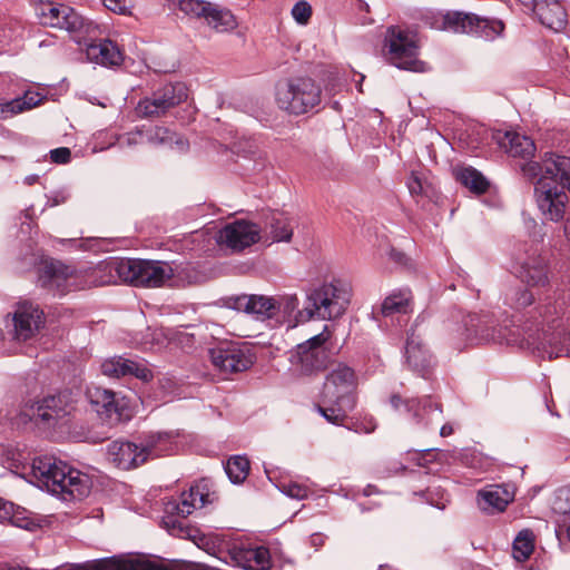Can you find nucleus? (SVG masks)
<instances>
[{
	"label": "nucleus",
	"mask_w": 570,
	"mask_h": 570,
	"mask_svg": "<svg viewBox=\"0 0 570 570\" xmlns=\"http://www.w3.org/2000/svg\"><path fill=\"white\" fill-rule=\"evenodd\" d=\"M523 176L534 183V198L544 219H563L570 191V158L550 155L542 163L529 161L521 166Z\"/></svg>",
	"instance_id": "f257e3e1"
},
{
	"label": "nucleus",
	"mask_w": 570,
	"mask_h": 570,
	"mask_svg": "<svg viewBox=\"0 0 570 570\" xmlns=\"http://www.w3.org/2000/svg\"><path fill=\"white\" fill-rule=\"evenodd\" d=\"M32 473L39 485L63 500H81L91 489V479L86 473L52 458H38L32 462Z\"/></svg>",
	"instance_id": "f03ea898"
},
{
	"label": "nucleus",
	"mask_w": 570,
	"mask_h": 570,
	"mask_svg": "<svg viewBox=\"0 0 570 570\" xmlns=\"http://www.w3.org/2000/svg\"><path fill=\"white\" fill-rule=\"evenodd\" d=\"M542 337H539L537 348L550 360L568 355L570 352V305L564 301L547 304L541 307Z\"/></svg>",
	"instance_id": "7ed1b4c3"
},
{
	"label": "nucleus",
	"mask_w": 570,
	"mask_h": 570,
	"mask_svg": "<svg viewBox=\"0 0 570 570\" xmlns=\"http://www.w3.org/2000/svg\"><path fill=\"white\" fill-rule=\"evenodd\" d=\"M210 502L209 488L205 481L191 485L180 495V501H169L165 505L163 524L175 537L188 538L194 542L203 540L197 529L189 527L184 520L197 508H203Z\"/></svg>",
	"instance_id": "20e7f679"
},
{
	"label": "nucleus",
	"mask_w": 570,
	"mask_h": 570,
	"mask_svg": "<svg viewBox=\"0 0 570 570\" xmlns=\"http://www.w3.org/2000/svg\"><path fill=\"white\" fill-rule=\"evenodd\" d=\"M351 296L347 283L341 279L325 282L308 291L304 312L309 318L336 320L346 312Z\"/></svg>",
	"instance_id": "39448f33"
},
{
	"label": "nucleus",
	"mask_w": 570,
	"mask_h": 570,
	"mask_svg": "<svg viewBox=\"0 0 570 570\" xmlns=\"http://www.w3.org/2000/svg\"><path fill=\"white\" fill-rule=\"evenodd\" d=\"M322 90L309 77H294L276 86L275 100L279 109L295 116L313 110L321 104Z\"/></svg>",
	"instance_id": "423d86ee"
},
{
	"label": "nucleus",
	"mask_w": 570,
	"mask_h": 570,
	"mask_svg": "<svg viewBox=\"0 0 570 570\" xmlns=\"http://www.w3.org/2000/svg\"><path fill=\"white\" fill-rule=\"evenodd\" d=\"M385 47L390 62L399 69L425 72L428 65L417 58V33L400 26H391L386 29Z\"/></svg>",
	"instance_id": "0eeeda50"
},
{
	"label": "nucleus",
	"mask_w": 570,
	"mask_h": 570,
	"mask_svg": "<svg viewBox=\"0 0 570 570\" xmlns=\"http://www.w3.org/2000/svg\"><path fill=\"white\" fill-rule=\"evenodd\" d=\"M116 272L124 282L141 287H160L174 276L170 264L159 261L122 259Z\"/></svg>",
	"instance_id": "6e6552de"
},
{
	"label": "nucleus",
	"mask_w": 570,
	"mask_h": 570,
	"mask_svg": "<svg viewBox=\"0 0 570 570\" xmlns=\"http://www.w3.org/2000/svg\"><path fill=\"white\" fill-rule=\"evenodd\" d=\"M36 12L41 24L68 31L79 45L82 43L83 35L89 33L92 28L90 22H87L73 8L66 4L40 3Z\"/></svg>",
	"instance_id": "1a4fd4ad"
},
{
	"label": "nucleus",
	"mask_w": 570,
	"mask_h": 570,
	"mask_svg": "<svg viewBox=\"0 0 570 570\" xmlns=\"http://www.w3.org/2000/svg\"><path fill=\"white\" fill-rule=\"evenodd\" d=\"M163 438H151L139 448L136 443L124 440L112 441L107 445V460L120 470H131L160 455L164 449L158 446Z\"/></svg>",
	"instance_id": "9d476101"
},
{
	"label": "nucleus",
	"mask_w": 570,
	"mask_h": 570,
	"mask_svg": "<svg viewBox=\"0 0 570 570\" xmlns=\"http://www.w3.org/2000/svg\"><path fill=\"white\" fill-rule=\"evenodd\" d=\"M187 98L188 88L184 82H169L155 90L150 97L141 99L136 110L144 118H158L165 116Z\"/></svg>",
	"instance_id": "9b49d317"
},
{
	"label": "nucleus",
	"mask_w": 570,
	"mask_h": 570,
	"mask_svg": "<svg viewBox=\"0 0 570 570\" xmlns=\"http://www.w3.org/2000/svg\"><path fill=\"white\" fill-rule=\"evenodd\" d=\"M330 338L331 333L325 326L323 332L297 345L292 363L306 375L322 371L330 361V351L326 346Z\"/></svg>",
	"instance_id": "f8f14e48"
},
{
	"label": "nucleus",
	"mask_w": 570,
	"mask_h": 570,
	"mask_svg": "<svg viewBox=\"0 0 570 570\" xmlns=\"http://www.w3.org/2000/svg\"><path fill=\"white\" fill-rule=\"evenodd\" d=\"M208 354L212 364L223 373L243 372L254 363L249 350L238 343H220Z\"/></svg>",
	"instance_id": "ddd939ff"
},
{
	"label": "nucleus",
	"mask_w": 570,
	"mask_h": 570,
	"mask_svg": "<svg viewBox=\"0 0 570 570\" xmlns=\"http://www.w3.org/2000/svg\"><path fill=\"white\" fill-rule=\"evenodd\" d=\"M357 377L354 370L345 364L335 365L323 384L324 400L356 401Z\"/></svg>",
	"instance_id": "4468645a"
},
{
	"label": "nucleus",
	"mask_w": 570,
	"mask_h": 570,
	"mask_svg": "<svg viewBox=\"0 0 570 570\" xmlns=\"http://www.w3.org/2000/svg\"><path fill=\"white\" fill-rule=\"evenodd\" d=\"M75 410L70 395L67 392L50 395L37 401L30 406L29 417L36 422H42L55 426L60 420L66 419Z\"/></svg>",
	"instance_id": "2eb2a0df"
},
{
	"label": "nucleus",
	"mask_w": 570,
	"mask_h": 570,
	"mask_svg": "<svg viewBox=\"0 0 570 570\" xmlns=\"http://www.w3.org/2000/svg\"><path fill=\"white\" fill-rule=\"evenodd\" d=\"M45 325V314L29 302L19 303L12 314V338L26 342L35 337Z\"/></svg>",
	"instance_id": "dca6fc26"
},
{
	"label": "nucleus",
	"mask_w": 570,
	"mask_h": 570,
	"mask_svg": "<svg viewBox=\"0 0 570 570\" xmlns=\"http://www.w3.org/2000/svg\"><path fill=\"white\" fill-rule=\"evenodd\" d=\"M259 238L261 228L258 225L245 219L226 224L217 234V242L234 252L244 250L257 243Z\"/></svg>",
	"instance_id": "f3484780"
},
{
	"label": "nucleus",
	"mask_w": 570,
	"mask_h": 570,
	"mask_svg": "<svg viewBox=\"0 0 570 570\" xmlns=\"http://www.w3.org/2000/svg\"><path fill=\"white\" fill-rule=\"evenodd\" d=\"M443 29L455 33H475L480 36L489 37L487 29L491 24V29L499 35L503 24L501 21L490 22L487 19H481L473 13H465L460 11L448 12L443 17Z\"/></svg>",
	"instance_id": "a211bd4d"
},
{
	"label": "nucleus",
	"mask_w": 570,
	"mask_h": 570,
	"mask_svg": "<svg viewBox=\"0 0 570 570\" xmlns=\"http://www.w3.org/2000/svg\"><path fill=\"white\" fill-rule=\"evenodd\" d=\"M88 396L98 415L109 424H116L128 417L125 399L118 397L114 391L94 387L88 391Z\"/></svg>",
	"instance_id": "6ab92c4d"
},
{
	"label": "nucleus",
	"mask_w": 570,
	"mask_h": 570,
	"mask_svg": "<svg viewBox=\"0 0 570 570\" xmlns=\"http://www.w3.org/2000/svg\"><path fill=\"white\" fill-rule=\"evenodd\" d=\"M392 406L401 411L413 412L416 423L425 429H433L442 421V409L438 403L432 402L431 399L419 400H403L400 395L391 396Z\"/></svg>",
	"instance_id": "aec40b11"
},
{
	"label": "nucleus",
	"mask_w": 570,
	"mask_h": 570,
	"mask_svg": "<svg viewBox=\"0 0 570 570\" xmlns=\"http://www.w3.org/2000/svg\"><path fill=\"white\" fill-rule=\"evenodd\" d=\"M228 306L253 315L257 321L277 320V306L274 296L243 294L228 299Z\"/></svg>",
	"instance_id": "412c9836"
},
{
	"label": "nucleus",
	"mask_w": 570,
	"mask_h": 570,
	"mask_svg": "<svg viewBox=\"0 0 570 570\" xmlns=\"http://www.w3.org/2000/svg\"><path fill=\"white\" fill-rule=\"evenodd\" d=\"M104 375L112 379L134 376L144 383L150 382L154 377L151 370L145 362L126 358L124 356H114L101 363Z\"/></svg>",
	"instance_id": "4be33fe9"
},
{
	"label": "nucleus",
	"mask_w": 570,
	"mask_h": 570,
	"mask_svg": "<svg viewBox=\"0 0 570 570\" xmlns=\"http://www.w3.org/2000/svg\"><path fill=\"white\" fill-rule=\"evenodd\" d=\"M73 271L59 261L46 262L40 268L39 283L41 287L65 295L71 285Z\"/></svg>",
	"instance_id": "5701e85b"
},
{
	"label": "nucleus",
	"mask_w": 570,
	"mask_h": 570,
	"mask_svg": "<svg viewBox=\"0 0 570 570\" xmlns=\"http://www.w3.org/2000/svg\"><path fill=\"white\" fill-rule=\"evenodd\" d=\"M235 564L244 570H266L271 567L269 550L249 544L234 546L230 550Z\"/></svg>",
	"instance_id": "b1692460"
},
{
	"label": "nucleus",
	"mask_w": 570,
	"mask_h": 570,
	"mask_svg": "<svg viewBox=\"0 0 570 570\" xmlns=\"http://www.w3.org/2000/svg\"><path fill=\"white\" fill-rule=\"evenodd\" d=\"M514 491L508 484H492L478 492V507L487 513L503 511L513 501Z\"/></svg>",
	"instance_id": "393cba45"
},
{
	"label": "nucleus",
	"mask_w": 570,
	"mask_h": 570,
	"mask_svg": "<svg viewBox=\"0 0 570 570\" xmlns=\"http://www.w3.org/2000/svg\"><path fill=\"white\" fill-rule=\"evenodd\" d=\"M405 357L409 366L422 376H425L432 367L433 357L425 348L421 335L415 330H412L407 336Z\"/></svg>",
	"instance_id": "a878e982"
},
{
	"label": "nucleus",
	"mask_w": 570,
	"mask_h": 570,
	"mask_svg": "<svg viewBox=\"0 0 570 570\" xmlns=\"http://www.w3.org/2000/svg\"><path fill=\"white\" fill-rule=\"evenodd\" d=\"M533 12L541 23L559 31L567 24V13L558 0H533Z\"/></svg>",
	"instance_id": "bb28decb"
},
{
	"label": "nucleus",
	"mask_w": 570,
	"mask_h": 570,
	"mask_svg": "<svg viewBox=\"0 0 570 570\" xmlns=\"http://www.w3.org/2000/svg\"><path fill=\"white\" fill-rule=\"evenodd\" d=\"M520 278L530 286H546L549 284V268L540 255H530L521 262Z\"/></svg>",
	"instance_id": "cd10ccee"
},
{
	"label": "nucleus",
	"mask_w": 570,
	"mask_h": 570,
	"mask_svg": "<svg viewBox=\"0 0 570 570\" xmlns=\"http://www.w3.org/2000/svg\"><path fill=\"white\" fill-rule=\"evenodd\" d=\"M87 58L101 66H118L122 62V53L115 42L105 39L86 45Z\"/></svg>",
	"instance_id": "c85d7f7f"
},
{
	"label": "nucleus",
	"mask_w": 570,
	"mask_h": 570,
	"mask_svg": "<svg viewBox=\"0 0 570 570\" xmlns=\"http://www.w3.org/2000/svg\"><path fill=\"white\" fill-rule=\"evenodd\" d=\"M499 145L512 157L530 158L535 151V145L531 138L514 131H507L500 137Z\"/></svg>",
	"instance_id": "c756f323"
},
{
	"label": "nucleus",
	"mask_w": 570,
	"mask_h": 570,
	"mask_svg": "<svg viewBox=\"0 0 570 570\" xmlns=\"http://www.w3.org/2000/svg\"><path fill=\"white\" fill-rule=\"evenodd\" d=\"M204 22L212 30L219 33L233 31L237 27V20L233 12L228 8L214 2H212Z\"/></svg>",
	"instance_id": "7c9ffc66"
},
{
	"label": "nucleus",
	"mask_w": 570,
	"mask_h": 570,
	"mask_svg": "<svg viewBox=\"0 0 570 570\" xmlns=\"http://www.w3.org/2000/svg\"><path fill=\"white\" fill-rule=\"evenodd\" d=\"M323 405H317V412L328 422L335 425H343L350 412L356 405V401L324 400Z\"/></svg>",
	"instance_id": "2f4dec72"
},
{
	"label": "nucleus",
	"mask_w": 570,
	"mask_h": 570,
	"mask_svg": "<svg viewBox=\"0 0 570 570\" xmlns=\"http://www.w3.org/2000/svg\"><path fill=\"white\" fill-rule=\"evenodd\" d=\"M455 178L464 187L476 195L484 194L490 186L488 179L473 167L456 168Z\"/></svg>",
	"instance_id": "473e14b6"
},
{
	"label": "nucleus",
	"mask_w": 570,
	"mask_h": 570,
	"mask_svg": "<svg viewBox=\"0 0 570 570\" xmlns=\"http://www.w3.org/2000/svg\"><path fill=\"white\" fill-rule=\"evenodd\" d=\"M411 293L409 291L397 292L389 295L381 305L383 316L394 314H406L410 309Z\"/></svg>",
	"instance_id": "72a5a7b5"
},
{
	"label": "nucleus",
	"mask_w": 570,
	"mask_h": 570,
	"mask_svg": "<svg viewBox=\"0 0 570 570\" xmlns=\"http://www.w3.org/2000/svg\"><path fill=\"white\" fill-rule=\"evenodd\" d=\"M534 549V534L529 529L521 530L513 541V558L518 562L527 561Z\"/></svg>",
	"instance_id": "f704fd0d"
},
{
	"label": "nucleus",
	"mask_w": 570,
	"mask_h": 570,
	"mask_svg": "<svg viewBox=\"0 0 570 570\" xmlns=\"http://www.w3.org/2000/svg\"><path fill=\"white\" fill-rule=\"evenodd\" d=\"M225 471L233 483H242L248 475L249 461L245 456L235 455L227 461Z\"/></svg>",
	"instance_id": "c9c22d12"
},
{
	"label": "nucleus",
	"mask_w": 570,
	"mask_h": 570,
	"mask_svg": "<svg viewBox=\"0 0 570 570\" xmlns=\"http://www.w3.org/2000/svg\"><path fill=\"white\" fill-rule=\"evenodd\" d=\"M271 235L274 242H289L293 235L287 217L282 214H273L269 219Z\"/></svg>",
	"instance_id": "e433bc0d"
},
{
	"label": "nucleus",
	"mask_w": 570,
	"mask_h": 570,
	"mask_svg": "<svg viewBox=\"0 0 570 570\" xmlns=\"http://www.w3.org/2000/svg\"><path fill=\"white\" fill-rule=\"evenodd\" d=\"M146 141L155 146H167L171 144H181V139L166 127L156 126L145 131Z\"/></svg>",
	"instance_id": "4c0bfd02"
},
{
	"label": "nucleus",
	"mask_w": 570,
	"mask_h": 570,
	"mask_svg": "<svg viewBox=\"0 0 570 570\" xmlns=\"http://www.w3.org/2000/svg\"><path fill=\"white\" fill-rule=\"evenodd\" d=\"M212 2L205 0H179L178 9L191 19H205Z\"/></svg>",
	"instance_id": "58836bf2"
},
{
	"label": "nucleus",
	"mask_w": 570,
	"mask_h": 570,
	"mask_svg": "<svg viewBox=\"0 0 570 570\" xmlns=\"http://www.w3.org/2000/svg\"><path fill=\"white\" fill-rule=\"evenodd\" d=\"M45 99V96L40 95L38 91H26L22 97H18L12 99V101H17L18 108H14L17 114L23 112L26 110H30L37 106H39Z\"/></svg>",
	"instance_id": "ea45409f"
},
{
	"label": "nucleus",
	"mask_w": 570,
	"mask_h": 570,
	"mask_svg": "<svg viewBox=\"0 0 570 570\" xmlns=\"http://www.w3.org/2000/svg\"><path fill=\"white\" fill-rule=\"evenodd\" d=\"M407 188L412 196L428 195L430 185L422 174L412 171L407 179Z\"/></svg>",
	"instance_id": "a19ab883"
},
{
	"label": "nucleus",
	"mask_w": 570,
	"mask_h": 570,
	"mask_svg": "<svg viewBox=\"0 0 570 570\" xmlns=\"http://www.w3.org/2000/svg\"><path fill=\"white\" fill-rule=\"evenodd\" d=\"M274 297L277 306V317L279 316V314H283L284 316H289L293 314L294 311L298 308L299 301L296 295H282Z\"/></svg>",
	"instance_id": "79ce46f5"
},
{
	"label": "nucleus",
	"mask_w": 570,
	"mask_h": 570,
	"mask_svg": "<svg viewBox=\"0 0 570 570\" xmlns=\"http://www.w3.org/2000/svg\"><path fill=\"white\" fill-rule=\"evenodd\" d=\"M507 298L514 307H525L532 304L533 295L525 288L512 291Z\"/></svg>",
	"instance_id": "37998d69"
},
{
	"label": "nucleus",
	"mask_w": 570,
	"mask_h": 570,
	"mask_svg": "<svg viewBox=\"0 0 570 570\" xmlns=\"http://www.w3.org/2000/svg\"><path fill=\"white\" fill-rule=\"evenodd\" d=\"M292 16L299 24H306L312 16V7L306 1H298L292 8Z\"/></svg>",
	"instance_id": "c03bdc74"
},
{
	"label": "nucleus",
	"mask_w": 570,
	"mask_h": 570,
	"mask_svg": "<svg viewBox=\"0 0 570 570\" xmlns=\"http://www.w3.org/2000/svg\"><path fill=\"white\" fill-rule=\"evenodd\" d=\"M282 492L289 498L302 500L308 495V489L297 483L283 484Z\"/></svg>",
	"instance_id": "a18cd8bd"
},
{
	"label": "nucleus",
	"mask_w": 570,
	"mask_h": 570,
	"mask_svg": "<svg viewBox=\"0 0 570 570\" xmlns=\"http://www.w3.org/2000/svg\"><path fill=\"white\" fill-rule=\"evenodd\" d=\"M0 522H10L12 524L19 525L13 515V504L4 501L0 498Z\"/></svg>",
	"instance_id": "49530a36"
},
{
	"label": "nucleus",
	"mask_w": 570,
	"mask_h": 570,
	"mask_svg": "<svg viewBox=\"0 0 570 570\" xmlns=\"http://www.w3.org/2000/svg\"><path fill=\"white\" fill-rule=\"evenodd\" d=\"M104 6L111 12L118 14H128L130 13L129 8L127 7L126 0H102Z\"/></svg>",
	"instance_id": "de8ad7c7"
},
{
	"label": "nucleus",
	"mask_w": 570,
	"mask_h": 570,
	"mask_svg": "<svg viewBox=\"0 0 570 570\" xmlns=\"http://www.w3.org/2000/svg\"><path fill=\"white\" fill-rule=\"evenodd\" d=\"M70 157L71 153L67 147H59L50 151V158L56 164H67Z\"/></svg>",
	"instance_id": "09e8293b"
},
{
	"label": "nucleus",
	"mask_w": 570,
	"mask_h": 570,
	"mask_svg": "<svg viewBox=\"0 0 570 570\" xmlns=\"http://www.w3.org/2000/svg\"><path fill=\"white\" fill-rule=\"evenodd\" d=\"M169 340L176 342L181 347H189L194 343V335L186 332L177 331L170 334Z\"/></svg>",
	"instance_id": "8fccbe9b"
},
{
	"label": "nucleus",
	"mask_w": 570,
	"mask_h": 570,
	"mask_svg": "<svg viewBox=\"0 0 570 570\" xmlns=\"http://www.w3.org/2000/svg\"><path fill=\"white\" fill-rule=\"evenodd\" d=\"M14 108L19 109L17 101L9 100L0 102V118L7 119L13 115H17Z\"/></svg>",
	"instance_id": "3c124183"
},
{
	"label": "nucleus",
	"mask_w": 570,
	"mask_h": 570,
	"mask_svg": "<svg viewBox=\"0 0 570 570\" xmlns=\"http://www.w3.org/2000/svg\"><path fill=\"white\" fill-rule=\"evenodd\" d=\"M126 140H127L128 145L144 142V141H146L145 131L138 129L134 132H130V134H128Z\"/></svg>",
	"instance_id": "603ef678"
},
{
	"label": "nucleus",
	"mask_w": 570,
	"mask_h": 570,
	"mask_svg": "<svg viewBox=\"0 0 570 570\" xmlns=\"http://www.w3.org/2000/svg\"><path fill=\"white\" fill-rule=\"evenodd\" d=\"M453 433V428L451 424L446 423L443 424L440 429V435L441 436H449Z\"/></svg>",
	"instance_id": "864d4df0"
},
{
	"label": "nucleus",
	"mask_w": 570,
	"mask_h": 570,
	"mask_svg": "<svg viewBox=\"0 0 570 570\" xmlns=\"http://www.w3.org/2000/svg\"><path fill=\"white\" fill-rule=\"evenodd\" d=\"M62 202H63V198L59 199L58 197H53V198L49 199L50 206H57Z\"/></svg>",
	"instance_id": "5fc2aeb1"
},
{
	"label": "nucleus",
	"mask_w": 570,
	"mask_h": 570,
	"mask_svg": "<svg viewBox=\"0 0 570 570\" xmlns=\"http://www.w3.org/2000/svg\"><path fill=\"white\" fill-rule=\"evenodd\" d=\"M36 179H37V176H27V177L24 178V181H26V184H28V185H32V184L36 181Z\"/></svg>",
	"instance_id": "6e6d98bb"
},
{
	"label": "nucleus",
	"mask_w": 570,
	"mask_h": 570,
	"mask_svg": "<svg viewBox=\"0 0 570 570\" xmlns=\"http://www.w3.org/2000/svg\"><path fill=\"white\" fill-rule=\"evenodd\" d=\"M375 426L376 425L374 423L370 422V425L364 429V432L365 433H371V432H373L375 430Z\"/></svg>",
	"instance_id": "4d7b16f0"
},
{
	"label": "nucleus",
	"mask_w": 570,
	"mask_h": 570,
	"mask_svg": "<svg viewBox=\"0 0 570 570\" xmlns=\"http://www.w3.org/2000/svg\"><path fill=\"white\" fill-rule=\"evenodd\" d=\"M402 256H403V255H402L401 253H397L396 255H393V254H392V257H393L395 261H397V262H399V261H401Z\"/></svg>",
	"instance_id": "13d9d810"
},
{
	"label": "nucleus",
	"mask_w": 570,
	"mask_h": 570,
	"mask_svg": "<svg viewBox=\"0 0 570 570\" xmlns=\"http://www.w3.org/2000/svg\"><path fill=\"white\" fill-rule=\"evenodd\" d=\"M377 570H390L387 566H380Z\"/></svg>",
	"instance_id": "bf43d9fd"
},
{
	"label": "nucleus",
	"mask_w": 570,
	"mask_h": 570,
	"mask_svg": "<svg viewBox=\"0 0 570 570\" xmlns=\"http://www.w3.org/2000/svg\"><path fill=\"white\" fill-rule=\"evenodd\" d=\"M567 535H568V538H569V540H570V525H569V527H568V529H567Z\"/></svg>",
	"instance_id": "052dcab7"
},
{
	"label": "nucleus",
	"mask_w": 570,
	"mask_h": 570,
	"mask_svg": "<svg viewBox=\"0 0 570 570\" xmlns=\"http://www.w3.org/2000/svg\"><path fill=\"white\" fill-rule=\"evenodd\" d=\"M465 332H471V330L466 327V328H465ZM470 336H471V333H469V334L466 335V337H470Z\"/></svg>",
	"instance_id": "680f3d73"
}]
</instances>
